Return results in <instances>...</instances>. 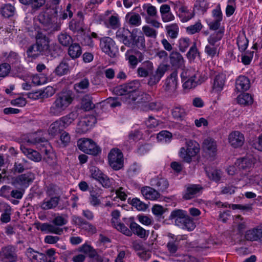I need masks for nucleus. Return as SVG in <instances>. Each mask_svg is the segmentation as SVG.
<instances>
[{"label": "nucleus", "instance_id": "35", "mask_svg": "<svg viewBox=\"0 0 262 262\" xmlns=\"http://www.w3.org/2000/svg\"><path fill=\"white\" fill-rule=\"evenodd\" d=\"M68 47V54L73 59L77 58L81 55L82 50L79 43L72 42Z\"/></svg>", "mask_w": 262, "mask_h": 262}, {"label": "nucleus", "instance_id": "49", "mask_svg": "<svg viewBox=\"0 0 262 262\" xmlns=\"http://www.w3.org/2000/svg\"><path fill=\"white\" fill-rule=\"evenodd\" d=\"M75 118V114L73 113H71L68 115L60 118L58 120L60 123L61 126L63 128H66L74 120Z\"/></svg>", "mask_w": 262, "mask_h": 262}, {"label": "nucleus", "instance_id": "54", "mask_svg": "<svg viewBox=\"0 0 262 262\" xmlns=\"http://www.w3.org/2000/svg\"><path fill=\"white\" fill-rule=\"evenodd\" d=\"M69 72V66L64 62H61L55 69V72L58 76H62Z\"/></svg>", "mask_w": 262, "mask_h": 262}, {"label": "nucleus", "instance_id": "27", "mask_svg": "<svg viewBox=\"0 0 262 262\" xmlns=\"http://www.w3.org/2000/svg\"><path fill=\"white\" fill-rule=\"evenodd\" d=\"M236 89L238 92L247 91L250 86L249 79L245 76H240L236 80Z\"/></svg>", "mask_w": 262, "mask_h": 262}, {"label": "nucleus", "instance_id": "26", "mask_svg": "<svg viewBox=\"0 0 262 262\" xmlns=\"http://www.w3.org/2000/svg\"><path fill=\"white\" fill-rule=\"evenodd\" d=\"M59 202V197L54 196L46 198L41 203L40 207L43 210H49L55 208Z\"/></svg>", "mask_w": 262, "mask_h": 262}, {"label": "nucleus", "instance_id": "18", "mask_svg": "<svg viewBox=\"0 0 262 262\" xmlns=\"http://www.w3.org/2000/svg\"><path fill=\"white\" fill-rule=\"evenodd\" d=\"M150 184L151 186L157 188V191L163 192L169 186L168 181L161 176H157L150 180Z\"/></svg>", "mask_w": 262, "mask_h": 262}, {"label": "nucleus", "instance_id": "8", "mask_svg": "<svg viewBox=\"0 0 262 262\" xmlns=\"http://www.w3.org/2000/svg\"><path fill=\"white\" fill-rule=\"evenodd\" d=\"M17 260L16 248L9 245L3 247L0 250V261L2 262H16Z\"/></svg>", "mask_w": 262, "mask_h": 262}, {"label": "nucleus", "instance_id": "14", "mask_svg": "<svg viewBox=\"0 0 262 262\" xmlns=\"http://www.w3.org/2000/svg\"><path fill=\"white\" fill-rule=\"evenodd\" d=\"M111 223L112 226L118 231L128 236H131L132 233L129 229L124 224L119 222L120 212L118 210H114L112 212Z\"/></svg>", "mask_w": 262, "mask_h": 262}, {"label": "nucleus", "instance_id": "64", "mask_svg": "<svg viewBox=\"0 0 262 262\" xmlns=\"http://www.w3.org/2000/svg\"><path fill=\"white\" fill-rule=\"evenodd\" d=\"M190 40L187 38H182L179 40V47L181 52H185L189 46Z\"/></svg>", "mask_w": 262, "mask_h": 262}, {"label": "nucleus", "instance_id": "7", "mask_svg": "<svg viewBox=\"0 0 262 262\" xmlns=\"http://www.w3.org/2000/svg\"><path fill=\"white\" fill-rule=\"evenodd\" d=\"M186 148L182 147L179 155L181 158L186 162L191 161L192 157L195 156L200 151V145L195 141L189 140L186 141Z\"/></svg>", "mask_w": 262, "mask_h": 262}, {"label": "nucleus", "instance_id": "42", "mask_svg": "<svg viewBox=\"0 0 262 262\" xmlns=\"http://www.w3.org/2000/svg\"><path fill=\"white\" fill-rule=\"evenodd\" d=\"M233 226L236 228L238 232L241 233L246 227V221L241 215H236L233 219Z\"/></svg>", "mask_w": 262, "mask_h": 262}, {"label": "nucleus", "instance_id": "31", "mask_svg": "<svg viewBox=\"0 0 262 262\" xmlns=\"http://www.w3.org/2000/svg\"><path fill=\"white\" fill-rule=\"evenodd\" d=\"M169 236L171 237V239L167 243L166 247L170 253L174 254L179 248V243L181 238L178 236L176 237L171 234H170Z\"/></svg>", "mask_w": 262, "mask_h": 262}, {"label": "nucleus", "instance_id": "11", "mask_svg": "<svg viewBox=\"0 0 262 262\" xmlns=\"http://www.w3.org/2000/svg\"><path fill=\"white\" fill-rule=\"evenodd\" d=\"M178 73L176 71L172 72L169 77L166 79L164 90L168 94V95L172 98H176L178 96L177 80Z\"/></svg>", "mask_w": 262, "mask_h": 262}, {"label": "nucleus", "instance_id": "25", "mask_svg": "<svg viewBox=\"0 0 262 262\" xmlns=\"http://www.w3.org/2000/svg\"><path fill=\"white\" fill-rule=\"evenodd\" d=\"M141 191L146 199L155 200L160 196V194L157 190L149 186L143 187Z\"/></svg>", "mask_w": 262, "mask_h": 262}, {"label": "nucleus", "instance_id": "23", "mask_svg": "<svg viewBox=\"0 0 262 262\" xmlns=\"http://www.w3.org/2000/svg\"><path fill=\"white\" fill-rule=\"evenodd\" d=\"M203 147L210 156H214L217 151V145L216 142L212 138H208L203 142Z\"/></svg>", "mask_w": 262, "mask_h": 262}, {"label": "nucleus", "instance_id": "2", "mask_svg": "<svg viewBox=\"0 0 262 262\" xmlns=\"http://www.w3.org/2000/svg\"><path fill=\"white\" fill-rule=\"evenodd\" d=\"M74 97L71 91H62L57 93L49 108V114L52 116H59L72 103Z\"/></svg>", "mask_w": 262, "mask_h": 262}, {"label": "nucleus", "instance_id": "22", "mask_svg": "<svg viewBox=\"0 0 262 262\" xmlns=\"http://www.w3.org/2000/svg\"><path fill=\"white\" fill-rule=\"evenodd\" d=\"M129 228L132 235L134 233L142 238H146L149 234L148 230H145L134 222H132L130 223Z\"/></svg>", "mask_w": 262, "mask_h": 262}, {"label": "nucleus", "instance_id": "20", "mask_svg": "<svg viewBox=\"0 0 262 262\" xmlns=\"http://www.w3.org/2000/svg\"><path fill=\"white\" fill-rule=\"evenodd\" d=\"M226 81L225 74L219 73L215 75L212 83V90L216 93L221 92L224 89Z\"/></svg>", "mask_w": 262, "mask_h": 262}, {"label": "nucleus", "instance_id": "21", "mask_svg": "<svg viewBox=\"0 0 262 262\" xmlns=\"http://www.w3.org/2000/svg\"><path fill=\"white\" fill-rule=\"evenodd\" d=\"M131 33L128 29L124 28H119L116 33V37L119 41L122 42L124 45L127 47H130L132 46V41L128 38V36Z\"/></svg>", "mask_w": 262, "mask_h": 262}, {"label": "nucleus", "instance_id": "45", "mask_svg": "<svg viewBox=\"0 0 262 262\" xmlns=\"http://www.w3.org/2000/svg\"><path fill=\"white\" fill-rule=\"evenodd\" d=\"M130 36L133 40V41L132 42V46L135 45L140 50H143L145 49L146 46L145 38L143 35L138 36L137 37L136 35L132 34Z\"/></svg>", "mask_w": 262, "mask_h": 262}, {"label": "nucleus", "instance_id": "63", "mask_svg": "<svg viewBox=\"0 0 262 262\" xmlns=\"http://www.w3.org/2000/svg\"><path fill=\"white\" fill-rule=\"evenodd\" d=\"M7 61L11 64H14L19 62V57L18 54L14 52H10L7 57Z\"/></svg>", "mask_w": 262, "mask_h": 262}, {"label": "nucleus", "instance_id": "4", "mask_svg": "<svg viewBox=\"0 0 262 262\" xmlns=\"http://www.w3.org/2000/svg\"><path fill=\"white\" fill-rule=\"evenodd\" d=\"M58 8L50 9L48 12L40 13L37 20L41 24L40 27L49 33L60 30V23H57Z\"/></svg>", "mask_w": 262, "mask_h": 262}, {"label": "nucleus", "instance_id": "3", "mask_svg": "<svg viewBox=\"0 0 262 262\" xmlns=\"http://www.w3.org/2000/svg\"><path fill=\"white\" fill-rule=\"evenodd\" d=\"M35 39L36 42L30 46L27 51L28 56L35 58L41 55H49L51 52L49 38L38 31Z\"/></svg>", "mask_w": 262, "mask_h": 262}, {"label": "nucleus", "instance_id": "40", "mask_svg": "<svg viewBox=\"0 0 262 262\" xmlns=\"http://www.w3.org/2000/svg\"><path fill=\"white\" fill-rule=\"evenodd\" d=\"M237 101L238 104L242 105H250L253 102L252 96L249 93H243L237 97Z\"/></svg>", "mask_w": 262, "mask_h": 262}, {"label": "nucleus", "instance_id": "15", "mask_svg": "<svg viewBox=\"0 0 262 262\" xmlns=\"http://www.w3.org/2000/svg\"><path fill=\"white\" fill-rule=\"evenodd\" d=\"M34 179L33 176L31 173H26L18 176L12 182V184L16 187L20 188H27Z\"/></svg>", "mask_w": 262, "mask_h": 262}, {"label": "nucleus", "instance_id": "13", "mask_svg": "<svg viewBox=\"0 0 262 262\" xmlns=\"http://www.w3.org/2000/svg\"><path fill=\"white\" fill-rule=\"evenodd\" d=\"M168 68V66L167 64H160L155 72L153 71L148 75V84L150 86L156 85L167 71Z\"/></svg>", "mask_w": 262, "mask_h": 262}, {"label": "nucleus", "instance_id": "62", "mask_svg": "<svg viewBox=\"0 0 262 262\" xmlns=\"http://www.w3.org/2000/svg\"><path fill=\"white\" fill-rule=\"evenodd\" d=\"M42 92V98H47L52 97L55 93V89L52 86H48Z\"/></svg>", "mask_w": 262, "mask_h": 262}, {"label": "nucleus", "instance_id": "10", "mask_svg": "<svg viewBox=\"0 0 262 262\" xmlns=\"http://www.w3.org/2000/svg\"><path fill=\"white\" fill-rule=\"evenodd\" d=\"M108 158L109 164L113 169L117 170L123 167V156L119 149H112L108 154Z\"/></svg>", "mask_w": 262, "mask_h": 262}, {"label": "nucleus", "instance_id": "32", "mask_svg": "<svg viewBox=\"0 0 262 262\" xmlns=\"http://www.w3.org/2000/svg\"><path fill=\"white\" fill-rule=\"evenodd\" d=\"M21 150L30 159L35 162H39L41 159V157L39 152L36 150L27 148L24 146H21Z\"/></svg>", "mask_w": 262, "mask_h": 262}, {"label": "nucleus", "instance_id": "28", "mask_svg": "<svg viewBox=\"0 0 262 262\" xmlns=\"http://www.w3.org/2000/svg\"><path fill=\"white\" fill-rule=\"evenodd\" d=\"M194 16L193 11L189 10L185 6H181L179 9V17L181 20L185 23L191 19Z\"/></svg>", "mask_w": 262, "mask_h": 262}, {"label": "nucleus", "instance_id": "12", "mask_svg": "<svg viewBox=\"0 0 262 262\" xmlns=\"http://www.w3.org/2000/svg\"><path fill=\"white\" fill-rule=\"evenodd\" d=\"M100 47L102 51L111 57L116 56L117 49L115 41L110 37H103L100 39Z\"/></svg>", "mask_w": 262, "mask_h": 262}, {"label": "nucleus", "instance_id": "44", "mask_svg": "<svg viewBox=\"0 0 262 262\" xmlns=\"http://www.w3.org/2000/svg\"><path fill=\"white\" fill-rule=\"evenodd\" d=\"M69 29L74 32H81L83 31V22L81 20L73 19L69 23Z\"/></svg>", "mask_w": 262, "mask_h": 262}, {"label": "nucleus", "instance_id": "50", "mask_svg": "<svg viewBox=\"0 0 262 262\" xmlns=\"http://www.w3.org/2000/svg\"><path fill=\"white\" fill-rule=\"evenodd\" d=\"M205 171L208 177L212 180L219 181L221 179V173L220 170L207 168Z\"/></svg>", "mask_w": 262, "mask_h": 262}, {"label": "nucleus", "instance_id": "17", "mask_svg": "<svg viewBox=\"0 0 262 262\" xmlns=\"http://www.w3.org/2000/svg\"><path fill=\"white\" fill-rule=\"evenodd\" d=\"M228 141L234 148L241 147L245 141L244 136L239 131H233L229 135Z\"/></svg>", "mask_w": 262, "mask_h": 262}, {"label": "nucleus", "instance_id": "24", "mask_svg": "<svg viewBox=\"0 0 262 262\" xmlns=\"http://www.w3.org/2000/svg\"><path fill=\"white\" fill-rule=\"evenodd\" d=\"M203 188L201 185L191 184L189 185L186 189L185 193L183 195V199L190 200L200 193Z\"/></svg>", "mask_w": 262, "mask_h": 262}, {"label": "nucleus", "instance_id": "48", "mask_svg": "<svg viewBox=\"0 0 262 262\" xmlns=\"http://www.w3.org/2000/svg\"><path fill=\"white\" fill-rule=\"evenodd\" d=\"M172 115L175 119L182 120L186 115L185 110L180 106H176L171 111Z\"/></svg>", "mask_w": 262, "mask_h": 262}, {"label": "nucleus", "instance_id": "59", "mask_svg": "<svg viewBox=\"0 0 262 262\" xmlns=\"http://www.w3.org/2000/svg\"><path fill=\"white\" fill-rule=\"evenodd\" d=\"M202 28V25L200 21L193 25H191L186 28L187 32L190 34H193L199 32Z\"/></svg>", "mask_w": 262, "mask_h": 262}, {"label": "nucleus", "instance_id": "9", "mask_svg": "<svg viewBox=\"0 0 262 262\" xmlns=\"http://www.w3.org/2000/svg\"><path fill=\"white\" fill-rule=\"evenodd\" d=\"M77 145L81 150L88 154L96 155L100 151L95 143L89 139L81 138L79 139L77 142Z\"/></svg>", "mask_w": 262, "mask_h": 262}, {"label": "nucleus", "instance_id": "36", "mask_svg": "<svg viewBox=\"0 0 262 262\" xmlns=\"http://www.w3.org/2000/svg\"><path fill=\"white\" fill-rule=\"evenodd\" d=\"M261 228H255L246 231L245 238L250 241H256L259 239Z\"/></svg>", "mask_w": 262, "mask_h": 262}, {"label": "nucleus", "instance_id": "37", "mask_svg": "<svg viewBox=\"0 0 262 262\" xmlns=\"http://www.w3.org/2000/svg\"><path fill=\"white\" fill-rule=\"evenodd\" d=\"M170 62L173 66L181 67L184 63V59L180 53L172 52L169 56Z\"/></svg>", "mask_w": 262, "mask_h": 262}, {"label": "nucleus", "instance_id": "5", "mask_svg": "<svg viewBox=\"0 0 262 262\" xmlns=\"http://www.w3.org/2000/svg\"><path fill=\"white\" fill-rule=\"evenodd\" d=\"M52 220V224L49 223L40 224L38 229L42 232L61 235L63 233V229L61 226L66 225L68 222V216L66 214L54 213Z\"/></svg>", "mask_w": 262, "mask_h": 262}, {"label": "nucleus", "instance_id": "61", "mask_svg": "<svg viewBox=\"0 0 262 262\" xmlns=\"http://www.w3.org/2000/svg\"><path fill=\"white\" fill-rule=\"evenodd\" d=\"M98 181L103 187L105 188H110L113 184V180L110 179L106 175L103 174L102 177Z\"/></svg>", "mask_w": 262, "mask_h": 262}, {"label": "nucleus", "instance_id": "30", "mask_svg": "<svg viewBox=\"0 0 262 262\" xmlns=\"http://www.w3.org/2000/svg\"><path fill=\"white\" fill-rule=\"evenodd\" d=\"M127 23L132 26L138 27L142 23L141 17L138 13L129 12L125 16Z\"/></svg>", "mask_w": 262, "mask_h": 262}, {"label": "nucleus", "instance_id": "58", "mask_svg": "<svg viewBox=\"0 0 262 262\" xmlns=\"http://www.w3.org/2000/svg\"><path fill=\"white\" fill-rule=\"evenodd\" d=\"M80 251L88 254L90 257L94 256L96 252L92 247L87 244H84L80 247Z\"/></svg>", "mask_w": 262, "mask_h": 262}, {"label": "nucleus", "instance_id": "33", "mask_svg": "<svg viewBox=\"0 0 262 262\" xmlns=\"http://www.w3.org/2000/svg\"><path fill=\"white\" fill-rule=\"evenodd\" d=\"M201 73L193 68H189L183 70L181 74V76L183 81L186 79L197 78L200 77Z\"/></svg>", "mask_w": 262, "mask_h": 262}, {"label": "nucleus", "instance_id": "19", "mask_svg": "<svg viewBox=\"0 0 262 262\" xmlns=\"http://www.w3.org/2000/svg\"><path fill=\"white\" fill-rule=\"evenodd\" d=\"M208 74L205 72H202L200 75L199 78H192V79H186L183 81L184 83L183 87L184 89H191L196 86L198 83H201L205 81L208 78Z\"/></svg>", "mask_w": 262, "mask_h": 262}, {"label": "nucleus", "instance_id": "43", "mask_svg": "<svg viewBox=\"0 0 262 262\" xmlns=\"http://www.w3.org/2000/svg\"><path fill=\"white\" fill-rule=\"evenodd\" d=\"M57 38L59 43L63 47H68L73 42L72 37L64 32H61Z\"/></svg>", "mask_w": 262, "mask_h": 262}, {"label": "nucleus", "instance_id": "6", "mask_svg": "<svg viewBox=\"0 0 262 262\" xmlns=\"http://www.w3.org/2000/svg\"><path fill=\"white\" fill-rule=\"evenodd\" d=\"M169 219L173 220L177 226L188 231H192L195 227L193 219L186 211L182 209H175L171 211Z\"/></svg>", "mask_w": 262, "mask_h": 262}, {"label": "nucleus", "instance_id": "56", "mask_svg": "<svg viewBox=\"0 0 262 262\" xmlns=\"http://www.w3.org/2000/svg\"><path fill=\"white\" fill-rule=\"evenodd\" d=\"M90 85L89 81L87 78H84L80 81L76 83L74 85V88L77 92H80L82 90L88 88Z\"/></svg>", "mask_w": 262, "mask_h": 262}, {"label": "nucleus", "instance_id": "47", "mask_svg": "<svg viewBox=\"0 0 262 262\" xmlns=\"http://www.w3.org/2000/svg\"><path fill=\"white\" fill-rule=\"evenodd\" d=\"M105 24L108 28L116 29L120 26L119 18L117 16L112 15L105 21Z\"/></svg>", "mask_w": 262, "mask_h": 262}, {"label": "nucleus", "instance_id": "53", "mask_svg": "<svg viewBox=\"0 0 262 262\" xmlns=\"http://www.w3.org/2000/svg\"><path fill=\"white\" fill-rule=\"evenodd\" d=\"M205 52L208 56L213 58L215 56H217L219 53V47L215 46H211L208 43L205 48Z\"/></svg>", "mask_w": 262, "mask_h": 262}, {"label": "nucleus", "instance_id": "60", "mask_svg": "<svg viewBox=\"0 0 262 262\" xmlns=\"http://www.w3.org/2000/svg\"><path fill=\"white\" fill-rule=\"evenodd\" d=\"M11 67L8 63H4L0 64V77H5L9 73Z\"/></svg>", "mask_w": 262, "mask_h": 262}, {"label": "nucleus", "instance_id": "41", "mask_svg": "<svg viewBox=\"0 0 262 262\" xmlns=\"http://www.w3.org/2000/svg\"><path fill=\"white\" fill-rule=\"evenodd\" d=\"M101 196V191L96 189L90 191V196L89 202L91 205L93 206H97L101 203L100 197Z\"/></svg>", "mask_w": 262, "mask_h": 262}, {"label": "nucleus", "instance_id": "34", "mask_svg": "<svg viewBox=\"0 0 262 262\" xmlns=\"http://www.w3.org/2000/svg\"><path fill=\"white\" fill-rule=\"evenodd\" d=\"M253 164V160L251 158L245 157L237 160L235 163V165L239 170H246L250 168Z\"/></svg>", "mask_w": 262, "mask_h": 262}, {"label": "nucleus", "instance_id": "38", "mask_svg": "<svg viewBox=\"0 0 262 262\" xmlns=\"http://www.w3.org/2000/svg\"><path fill=\"white\" fill-rule=\"evenodd\" d=\"M224 35V31L223 30H219L218 31L210 35L208 38V43L211 46H215L217 47H219V41L223 38Z\"/></svg>", "mask_w": 262, "mask_h": 262}, {"label": "nucleus", "instance_id": "57", "mask_svg": "<svg viewBox=\"0 0 262 262\" xmlns=\"http://www.w3.org/2000/svg\"><path fill=\"white\" fill-rule=\"evenodd\" d=\"M142 31L145 36L148 37L156 38L157 37V31L155 29L149 26L145 25L142 27Z\"/></svg>", "mask_w": 262, "mask_h": 262}, {"label": "nucleus", "instance_id": "52", "mask_svg": "<svg viewBox=\"0 0 262 262\" xmlns=\"http://www.w3.org/2000/svg\"><path fill=\"white\" fill-rule=\"evenodd\" d=\"M166 29L170 38L174 39L177 37L179 32V27L177 24H172L167 26L166 27Z\"/></svg>", "mask_w": 262, "mask_h": 262}, {"label": "nucleus", "instance_id": "55", "mask_svg": "<svg viewBox=\"0 0 262 262\" xmlns=\"http://www.w3.org/2000/svg\"><path fill=\"white\" fill-rule=\"evenodd\" d=\"M249 41L245 36H241L237 38V44L241 52H244L247 48Z\"/></svg>", "mask_w": 262, "mask_h": 262}, {"label": "nucleus", "instance_id": "16", "mask_svg": "<svg viewBox=\"0 0 262 262\" xmlns=\"http://www.w3.org/2000/svg\"><path fill=\"white\" fill-rule=\"evenodd\" d=\"M72 221L75 225L79 226L82 229L86 231L89 233L94 234L97 232V229L95 226L91 223L86 221L80 216L74 215L72 217Z\"/></svg>", "mask_w": 262, "mask_h": 262}, {"label": "nucleus", "instance_id": "29", "mask_svg": "<svg viewBox=\"0 0 262 262\" xmlns=\"http://www.w3.org/2000/svg\"><path fill=\"white\" fill-rule=\"evenodd\" d=\"M26 254L31 262H45V255L34 250L31 248L27 249Z\"/></svg>", "mask_w": 262, "mask_h": 262}, {"label": "nucleus", "instance_id": "46", "mask_svg": "<svg viewBox=\"0 0 262 262\" xmlns=\"http://www.w3.org/2000/svg\"><path fill=\"white\" fill-rule=\"evenodd\" d=\"M54 8H58V17L57 19H66L68 18L69 16L70 18L72 17L73 16V13L70 10L71 8V5L70 4H68V5L67 7V9L63 10H62V9L59 6H56Z\"/></svg>", "mask_w": 262, "mask_h": 262}, {"label": "nucleus", "instance_id": "1", "mask_svg": "<svg viewBox=\"0 0 262 262\" xmlns=\"http://www.w3.org/2000/svg\"><path fill=\"white\" fill-rule=\"evenodd\" d=\"M139 86V81L134 80L117 86L114 91L116 95L123 96L121 100L123 103L128 108L134 109L147 101L145 94L137 91Z\"/></svg>", "mask_w": 262, "mask_h": 262}, {"label": "nucleus", "instance_id": "51", "mask_svg": "<svg viewBox=\"0 0 262 262\" xmlns=\"http://www.w3.org/2000/svg\"><path fill=\"white\" fill-rule=\"evenodd\" d=\"M15 8L10 4H5L1 7V13L5 17H9L14 14Z\"/></svg>", "mask_w": 262, "mask_h": 262}, {"label": "nucleus", "instance_id": "39", "mask_svg": "<svg viewBox=\"0 0 262 262\" xmlns=\"http://www.w3.org/2000/svg\"><path fill=\"white\" fill-rule=\"evenodd\" d=\"M63 129L59 121L57 120L50 125L48 129V133L49 135L54 137L59 134H61Z\"/></svg>", "mask_w": 262, "mask_h": 262}]
</instances>
